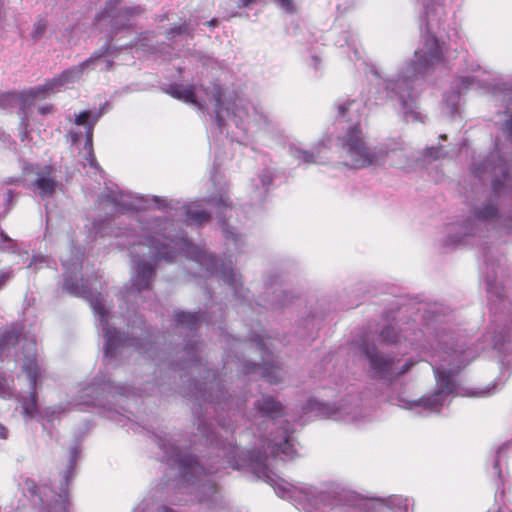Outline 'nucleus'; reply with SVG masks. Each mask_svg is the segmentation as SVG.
I'll use <instances>...</instances> for the list:
<instances>
[{"label":"nucleus","instance_id":"nucleus-51","mask_svg":"<svg viewBox=\"0 0 512 512\" xmlns=\"http://www.w3.org/2000/svg\"><path fill=\"white\" fill-rule=\"evenodd\" d=\"M213 170L214 172L211 173V179L213 182H216V164H214Z\"/></svg>","mask_w":512,"mask_h":512},{"label":"nucleus","instance_id":"nucleus-39","mask_svg":"<svg viewBox=\"0 0 512 512\" xmlns=\"http://www.w3.org/2000/svg\"><path fill=\"white\" fill-rule=\"evenodd\" d=\"M13 277V270L5 268L0 270V289Z\"/></svg>","mask_w":512,"mask_h":512},{"label":"nucleus","instance_id":"nucleus-14","mask_svg":"<svg viewBox=\"0 0 512 512\" xmlns=\"http://www.w3.org/2000/svg\"><path fill=\"white\" fill-rule=\"evenodd\" d=\"M264 335L252 331L249 340L254 344L256 350L261 355L262 364L243 361L239 367L244 375L252 379L263 378L270 384H278L284 378V371L279 366L278 361L274 358L264 341Z\"/></svg>","mask_w":512,"mask_h":512},{"label":"nucleus","instance_id":"nucleus-30","mask_svg":"<svg viewBox=\"0 0 512 512\" xmlns=\"http://www.w3.org/2000/svg\"><path fill=\"white\" fill-rule=\"evenodd\" d=\"M176 36H181L185 39L192 38V29L189 24L183 23L167 31V38L169 40L174 39Z\"/></svg>","mask_w":512,"mask_h":512},{"label":"nucleus","instance_id":"nucleus-40","mask_svg":"<svg viewBox=\"0 0 512 512\" xmlns=\"http://www.w3.org/2000/svg\"><path fill=\"white\" fill-rule=\"evenodd\" d=\"M275 2L287 13H294L293 0H275Z\"/></svg>","mask_w":512,"mask_h":512},{"label":"nucleus","instance_id":"nucleus-32","mask_svg":"<svg viewBox=\"0 0 512 512\" xmlns=\"http://www.w3.org/2000/svg\"><path fill=\"white\" fill-rule=\"evenodd\" d=\"M0 250L15 253L17 251L16 242L11 239L3 230L0 231Z\"/></svg>","mask_w":512,"mask_h":512},{"label":"nucleus","instance_id":"nucleus-27","mask_svg":"<svg viewBox=\"0 0 512 512\" xmlns=\"http://www.w3.org/2000/svg\"><path fill=\"white\" fill-rule=\"evenodd\" d=\"M373 502L386 506L394 512H407L408 499L399 495H392L388 498H373Z\"/></svg>","mask_w":512,"mask_h":512},{"label":"nucleus","instance_id":"nucleus-25","mask_svg":"<svg viewBox=\"0 0 512 512\" xmlns=\"http://www.w3.org/2000/svg\"><path fill=\"white\" fill-rule=\"evenodd\" d=\"M273 181V174L270 169H264L256 178L252 179L253 200L262 203L269 191Z\"/></svg>","mask_w":512,"mask_h":512},{"label":"nucleus","instance_id":"nucleus-10","mask_svg":"<svg viewBox=\"0 0 512 512\" xmlns=\"http://www.w3.org/2000/svg\"><path fill=\"white\" fill-rule=\"evenodd\" d=\"M337 121L348 122L345 134L338 137L343 150L346 153L345 165L352 168H363L370 165L384 163L386 159L391 165L399 168L411 166V162L405 152L404 143L400 140H389L381 147H369L364 139L360 122L359 111L362 102L355 99H342L336 104Z\"/></svg>","mask_w":512,"mask_h":512},{"label":"nucleus","instance_id":"nucleus-5","mask_svg":"<svg viewBox=\"0 0 512 512\" xmlns=\"http://www.w3.org/2000/svg\"><path fill=\"white\" fill-rule=\"evenodd\" d=\"M471 175L481 184L491 181V190L471 204L469 214L445 227L443 246L485 245L490 232L512 235V159L496 150L487 156L473 157Z\"/></svg>","mask_w":512,"mask_h":512},{"label":"nucleus","instance_id":"nucleus-4","mask_svg":"<svg viewBox=\"0 0 512 512\" xmlns=\"http://www.w3.org/2000/svg\"><path fill=\"white\" fill-rule=\"evenodd\" d=\"M198 431L206 442L217 449V457H222L233 469L249 468L257 478L267 482L280 498L291 501L295 507L305 512H326L330 500V491L327 484L319 486L301 483L294 485L279 477L266 464L268 452L273 458L281 460L292 459L296 450L292 434L294 429L289 423L280 427L277 433L266 436L262 428H257L258 447L249 450L240 449L231 441L219 438L211 424L205 419L198 418Z\"/></svg>","mask_w":512,"mask_h":512},{"label":"nucleus","instance_id":"nucleus-56","mask_svg":"<svg viewBox=\"0 0 512 512\" xmlns=\"http://www.w3.org/2000/svg\"><path fill=\"white\" fill-rule=\"evenodd\" d=\"M371 99L370 98H367L364 103L366 104L368 101H370Z\"/></svg>","mask_w":512,"mask_h":512},{"label":"nucleus","instance_id":"nucleus-29","mask_svg":"<svg viewBox=\"0 0 512 512\" xmlns=\"http://www.w3.org/2000/svg\"><path fill=\"white\" fill-rule=\"evenodd\" d=\"M16 195L13 190L7 189L3 194V203L0 205V220L4 219L15 204Z\"/></svg>","mask_w":512,"mask_h":512},{"label":"nucleus","instance_id":"nucleus-18","mask_svg":"<svg viewBox=\"0 0 512 512\" xmlns=\"http://www.w3.org/2000/svg\"><path fill=\"white\" fill-rule=\"evenodd\" d=\"M25 173H32L35 176L29 188L41 199L53 197L61 186L57 170L52 165H31L29 168H25Z\"/></svg>","mask_w":512,"mask_h":512},{"label":"nucleus","instance_id":"nucleus-34","mask_svg":"<svg viewBox=\"0 0 512 512\" xmlns=\"http://www.w3.org/2000/svg\"><path fill=\"white\" fill-rule=\"evenodd\" d=\"M110 228V222L107 221V220H95L93 222V227H92V230H93V233H94V236L95 237H104L106 236L108 233H107V229Z\"/></svg>","mask_w":512,"mask_h":512},{"label":"nucleus","instance_id":"nucleus-53","mask_svg":"<svg viewBox=\"0 0 512 512\" xmlns=\"http://www.w3.org/2000/svg\"><path fill=\"white\" fill-rule=\"evenodd\" d=\"M77 140H78V135H77V134H73V135H72V141H73V143H75Z\"/></svg>","mask_w":512,"mask_h":512},{"label":"nucleus","instance_id":"nucleus-23","mask_svg":"<svg viewBox=\"0 0 512 512\" xmlns=\"http://www.w3.org/2000/svg\"><path fill=\"white\" fill-rule=\"evenodd\" d=\"M255 409L259 414V417L264 418L261 424L265 427H276V418L280 417L284 413V406L280 401L271 395L263 394L259 399L255 401Z\"/></svg>","mask_w":512,"mask_h":512},{"label":"nucleus","instance_id":"nucleus-42","mask_svg":"<svg viewBox=\"0 0 512 512\" xmlns=\"http://www.w3.org/2000/svg\"><path fill=\"white\" fill-rule=\"evenodd\" d=\"M51 110H52V106L51 105L41 106L38 109L39 113L42 114V115L50 113Z\"/></svg>","mask_w":512,"mask_h":512},{"label":"nucleus","instance_id":"nucleus-28","mask_svg":"<svg viewBox=\"0 0 512 512\" xmlns=\"http://www.w3.org/2000/svg\"><path fill=\"white\" fill-rule=\"evenodd\" d=\"M337 44L340 47H344L346 45L347 48L352 51L353 55H350V54L348 55V57L351 61L362 59L361 51H360V49L358 47V43H357V38H356L355 34H353L352 32H350V31L343 32L341 34L340 39L337 41Z\"/></svg>","mask_w":512,"mask_h":512},{"label":"nucleus","instance_id":"nucleus-9","mask_svg":"<svg viewBox=\"0 0 512 512\" xmlns=\"http://www.w3.org/2000/svg\"><path fill=\"white\" fill-rule=\"evenodd\" d=\"M70 259L62 258L64 268L63 290L73 296L86 299L97 317V327L104 339V357L109 360L122 358L130 348L142 346V341L150 339L151 334L146 328L142 318H137L131 324V336L124 337L111 323L114 315L111 314L105 297L98 289L102 286L95 279H84L81 274L83 253L79 248H73Z\"/></svg>","mask_w":512,"mask_h":512},{"label":"nucleus","instance_id":"nucleus-15","mask_svg":"<svg viewBox=\"0 0 512 512\" xmlns=\"http://www.w3.org/2000/svg\"><path fill=\"white\" fill-rule=\"evenodd\" d=\"M360 350L369 362L372 376L385 383H391L397 377L405 374L416 363L412 359L401 363L399 359L379 352L374 344L366 342L360 345Z\"/></svg>","mask_w":512,"mask_h":512},{"label":"nucleus","instance_id":"nucleus-17","mask_svg":"<svg viewBox=\"0 0 512 512\" xmlns=\"http://www.w3.org/2000/svg\"><path fill=\"white\" fill-rule=\"evenodd\" d=\"M308 409L315 411L318 416L343 421L346 423L360 424L363 422V409L358 403L344 401L340 405H331L316 400L308 402Z\"/></svg>","mask_w":512,"mask_h":512},{"label":"nucleus","instance_id":"nucleus-3","mask_svg":"<svg viewBox=\"0 0 512 512\" xmlns=\"http://www.w3.org/2000/svg\"><path fill=\"white\" fill-rule=\"evenodd\" d=\"M421 319L419 330L414 328V319L400 330L401 336L389 325L381 330L380 338L384 343L400 345L403 338L412 350L418 352L421 360L431 361L436 378L434 392L414 400L404 396L396 398L399 407L426 416L439 413L450 395L459 394L454 376L474 358L475 353L465 347L466 341L450 328L448 316L438 306L425 309Z\"/></svg>","mask_w":512,"mask_h":512},{"label":"nucleus","instance_id":"nucleus-31","mask_svg":"<svg viewBox=\"0 0 512 512\" xmlns=\"http://www.w3.org/2000/svg\"><path fill=\"white\" fill-rule=\"evenodd\" d=\"M47 25V21L43 18H40L37 21H35L31 31V38L35 42L40 40L44 36L47 30Z\"/></svg>","mask_w":512,"mask_h":512},{"label":"nucleus","instance_id":"nucleus-24","mask_svg":"<svg viewBox=\"0 0 512 512\" xmlns=\"http://www.w3.org/2000/svg\"><path fill=\"white\" fill-rule=\"evenodd\" d=\"M496 268L498 267L494 261L485 256V266L481 267V271L485 273L486 290L490 297L502 300L505 297V293L502 285L497 282Z\"/></svg>","mask_w":512,"mask_h":512},{"label":"nucleus","instance_id":"nucleus-54","mask_svg":"<svg viewBox=\"0 0 512 512\" xmlns=\"http://www.w3.org/2000/svg\"><path fill=\"white\" fill-rule=\"evenodd\" d=\"M215 23H216V20H211V21L209 22V25L214 26V25H215Z\"/></svg>","mask_w":512,"mask_h":512},{"label":"nucleus","instance_id":"nucleus-21","mask_svg":"<svg viewBox=\"0 0 512 512\" xmlns=\"http://www.w3.org/2000/svg\"><path fill=\"white\" fill-rule=\"evenodd\" d=\"M327 145L325 141L319 142L311 150H307L300 142H290L287 146L288 153L291 157L304 164H324Z\"/></svg>","mask_w":512,"mask_h":512},{"label":"nucleus","instance_id":"nucleus-48","mask_svg":"<svg viewBox=\"0 0 512 512\" xmlns=\"http://www.w3.org/2000/svg\"><path fill=\"white\" fill-rule=\"evenodd\" d=\"M494 347L498 348V349H501V339L495 338V340H494Z\"/></svg>","mask_w":512,"mask_h":512},{"label":"nucleus","instance_id":"nucleus-52","mask_svg":"<svg viewBox=\"0 0 512 512\" xmlns=\"http://www.w3.org/2000/svg\"><path fill=\"white\" fill-rule=\"evenodd\" d=\"M120 408H121L125 413L132 414V412H131L129 409L125 408L122 404L120 405Z\"/></svg>","mask_w":512,"mask_h":512},{"label":"nucleus","instance_id":"nucleus-36","mask_svg":"<svg viewBox=\"0 0 512 512\" xmlns=\"http://www.w3.org/2000/svg\"><path fill=\"white\" fill-rule=\"evenodd\" d=\"M28 125H29V123H28L27 114L24 111V115L21 118V122H20V132H19L20 139L23 142L27 141L29 139Z\"/></svg>","mask_w":512,"mask_h":512},{"label":"nucleus","instance_id":"nucleus-26","mask_svg":"<svg viewBox=\"0 0 512 512\" xmlns=\"http://www.w3.org/2000/svg\"><path fill=\"white\" fill-rule=\"evenodd\" d=\"M154 32H144L139 34L129 43L120 44L119 48H135L136 51L143 53H156L158 48L154 45Z\"/></svg>","mask_w":512,"mask_h":512},{"label":"nucleus","instance_id":"nucleus-12","mask_svg":"<svg viewBox=\"0 0 512 512\" xmlns=\"http://www.w3.org/2000/svg\"><path fill=\"white\" fill-rule=\"evenodd\" d=\"M154 440L162 451L161 461L178 468L186 492L199 502L216 503L219 497L216 483L219 468L211 464L205 469L198 459L182 449L179 439L163 431L155 433Z\"/></svg>","mask_w":512,"mask_h":512},{"label":"nucleus","instance_id":"nucleus-1","mask_svg":"<svg viewBox=\"0 0 512 512\" xmlns=\"http://www.w3.org/2000/svg\"><path fill=\"white\" fill-rule=\"evenodd\" d=\"M201 321H206L208 325H215L211 318L205 317L202 312L191 313L178 311L175 313L176 331L179 333L186 332L184 342L185 345L181 350L172 347L158 349L156 342L151 338L142 341V346L134 348L141 350L140 353L145 354L154 361V365L159 373L165 372L153 381L136 379V384L144 387H134L130 389L124 385H115L110 378L104 375L97 376L91 383L81 385L78 395L73 401V406H98L107 409L109 418L121 422L117 419V415L124 416L120 411L114 409L122 399H128L130 395L154 394L156 391L163 392L166 384L165 378H175L172 374L179 373V378L183 383L187 382V389L182 391L184 396H191L201 408L203 404H212L215 413H217L218 426L225 432H228L232 426L231 421L228 422L221 418L220 411L233 410L240 411L245 400L232 397L224 384L217 378L216 373L212 371L207 363H204L200 356V343L194 339V332L200 326Z\"/></svg>","mask_w":512,"mask_h":512},{"label":"nucleus","instance_id":"nucleus-33","mask_svg":"<svg viewBox=\"0 0 512 512\" xmlns=\"http://www.w3.org/2000/svg\"><path fill=\"white\" fill-rule=\"evenodd\" d=\"M423 156V162H429L431 160H438L442 156H444L443 147H428L425 149V151L422 153Z\"/></svg>","mask_w":512,"mask_h":512},{"label":"nucleus","instance_id":"nucleus-20","mask_svg":"<svg viewBox=\"0 0 512 512\" xmlns=\"http://www.w3.org/2000/svg\"><path fill=\"white\" fill-rule=\"evenodd\" d=\"M103 114L104 107L95 111L84 110L75 116V124L78 126H84L86 130V140L83 149L87 153V162L91 167L95 169H98L99 166L93 151V130L96 123L99 121Z\"/></svg>","mask_w":512,"mask_h":512},{"label":"nucleus","instance_id":"nucleus-45","mask_svg":"<svg viewBox=\"0 0 512 512\" xmlns=\"http://www.w3.org/2000/svg\"><path fill=\"white\" fill-rule=\"evenodd\" d=\"M491 389L492 388H490V387H486L485 389L477 392L476 395H478V396H488V395L491 394Z\"/></svg>","mask_w":512,"mask_h":512},{"label":"nucleus","instance_id":"nucleus-13","mask_svg":"<svg viewBox=\"0 0 512 512\" xmlns=\"http://www.w3.org/2000/svg\"><path fill=\"white\" fill-rule=\"evenodd\" d=\"M99 204L111 213H125L156 207L159 210L181 211L187 225L201 226L210 220V213L202 208L201 201L182 203L179 200H168L159 196L134 195L121 191L118 186L106 187Z\"/></svg>","mask_w":512,"mask_h":512},{"label":"nucleus","instance_id":"nucleus-7","mask_svg":"<svg viewBox=\"0 0 512 512\" xmlns=\"http://www.w3.org/2000/svg\"><path fill=\"white\" fill-rule=\"evenodd\" d=\"M166 94L193 105L201 112L214 113L216 129L240 144H247L261 131H269L272 121L262 107L219 84L208 87L173 83L163 87Z\"/></svg>","mask_w":512,"mask_h":512},{"label":"nucleus","instance_id":"nucleus-47","mask_svg":"<svg viewBox=\"0 0 512 512\" xmlns=\"http://www.w3.org/2000/svg\"><path fill=\"white\" fill-rule=\"evenodd\" d=\"M102 63H103V67H101V69H105V70L110 69V67L113 64V62L111 60H107V59H105Z\"/></svg>","mask_w":512,"mask_h":512},{"label":"nucleus","instance_id":"nucleus-11","mask_svg":"<svg viewBox=\"0 0 512 512\" xmlns=\"http://www.w3.org/2000/svg\"><path fill=\"white\" fill-rule=\"evenodd\" d=\"M143 12L144 9L139 5L116 7L109 3L105 10L96 18V22L99 26H101L102 23H108L110 25L107 42L82 63L64 70L59 76L47 80L42 85L24 91L21 95L23 104L33 102L37 99H44L78 82L85 69L90 66H97L103 57L111 54L112 50L117 48L112 45L116 36L122 31H128L133 28L136 25L137 18L140 17Z\"/></svg>","mask_w":512,"mask_h":512},{"label":"nucleus","instance_id":"nucleus-16","mask_svg":"<svg viewBox=\"0 0 512 512\" xmlns=\"http://www.w3.org/2000/svg\"><path fill=\"white\" fill-rule=\"evenodd\" d=\"M207 202L217 209V217L226 243L232 244L237 252H243L245 238L236 227L230 224V219L237 214L238 209L231 206L227 191L222 187L219 188L216 194L207 199Z\"/></svg>","mask_w":512,"mask_h":512},{"label":"nucleus","instance_id":"nucleus-46","mask_svg":"<svg viewBox=\"0 0 512 512\" xmlns=\"http://www.w3.org/2000/svg\"><path fill=\"white\" fill-rule=\"evenodd\" d=\"M5 184H16L18 185L20 183V179L19 178H7L5 181H4Z\"/></svg>","mask_w":512,"mask_h":512},{"label":"nucleus","instance_id":"nucleus-22","mask_svg":"<svg viewBox=\"0 0 512 512\" xmlns=\"http://www.w3.org/2000/svg\"><path fill=\"white\" fill-rule=\"evenodd\" d=\"M80 454V448L77 445H74L69 450V462L66 470L63 473V481L60 486V492L57 495L58 499L55 500L53 507H51L48 512H68V484L69 481L73 478V470L76 465L77 459Z\"/></svg>","mask_w":512,"mask_h":512},{"label":"nucleus","instance_id":"nucleus-55","mask_svg":"<svg viewBox=\"0 0 512 512\" xmlns=\"http://www.w3.org/2000/svg\"><path fill=\"white\" fill-rule=\"evenodd\" d=\"M440 138H441L442 140H446V138H447V137H446V135H445V134H443V135H440Z\"/></svg>","mask_w":512,"mask_h":512},{"label":"nucleus","instance_id":"nucleus-37","mask_svg":"<svg viewBox=\"0 0 512 512\" xmlns=\"http://www.w3.org/2000/svg\"><path fill=\"white\" fill-rule=\"evenodd\" d=\"M49 259L46 256L36 255L33 256L29 267L34 268L35 270L41 268L44 264H48Z\"/></svg>","mask_w":512,"mask_h":512},{"label":"nucleus","instance_id":"nucleus-8","mask_svg":"<svg viewBox=\"0 0 512 512\" xmlns=\"http://www.w3.org/2000/svg\"><path fill=\"white\" fill-rule=\"evenodd\" d=\"M45 375L43 360L33 335L15 323L0 333V397H15L23 414L33 418L38 410L37 391Z\"/></svg>","mask_w":512,"mask_h":512},{"label":"nucleus","instance_id":"nucleus-19","mask_svg":"<svg viewBox=\"0 0 512 512\" xmlns=\"http://www.w3.org/2000/svg\"><path fill=\"white\" fill-rule=\"evenodd\" d=\"M295 298L296 295L284 287L280 276L271 275L265 280L264 292L256 305L276 310L288 306Z\"/></svg>","mask_w":512,"mask_h":512},{"label":"nucleus","instance_id":"nucleus-50","mask_svg":"<svg viewBox=\"0 0 512 512\" xmlns=\"http://www.w3.org/2000/svg\"><path fill=\"white\" fill-rule=\"evenodd\" d=\"M312 61H313V63H314V68L316 69V68H317L318 63L320 62V59H319L318 57H316V56H313V57H312Z\"/></svg>","mask_w":512,"mask_h":512},{"label":"nucleus","instance_id":"nucleus-2","mask_svg":"<svg viewBox=\"0 0 512 512\" xmlns=\"http://www.w3.org/2000/svg\"><path fill=\"white\" fill-rule=\"evenodd\" d=\"M179 224L168 218H149L138 227L118 228L114 234L118 244L127 243L132 261L131 285L123 293L127 302L137 301L138 297L146 299L150 293L159 261H174L180 254L195 262L201 269L202 277L217 276L232 290L240 303V313L254 311L248 292L244 290L241 275L232 266L222 262L203 247L194 245Z\"/></svg>","mask_w":512,"mask_h":512},{"label":"nucleus","instance_id":"nucleus-44","mask_svg":"<svg viewBox=\"0 0 512 512\" xmlns=\"http://www.w3.org/2000/svg\"><path fill=\"white\" fill-rule=\"evenodd\" d=\"M253 2H255V0H239L238 6H239L240 8H242V7H248V6H250Z\"/></svg>","mask_w":512,"mask_h":512},{"label":"nucleus","instance_id":"nucleus-41","mask_svg":"<svg viewBox=\"0 0 512 512\" xmlns=\"http://www.w3.org/2000/svg\"><path fill=\"white\" fill-rule=\"evenodd\" d=\"M484 250H487L485 251L483 257L485 258V256H488L489 258H491L495 265H497V267H500L501 266V262H502V257H495L493 252L490 250V249H487V247H484Z\"/></svg>","mask_w":512,"mask_h":512},{"label":"nucleus","instance_id":"nucleus-38","mask_svg":"<svg viewBox=\"0 0 512 512\" xmlns=\"http://www.w3.org/2000/svg\"><path fill=\"white\" fill-rule=\"evenodd\" d=\"M507 449V445H503L500 447L497 451L496 459L493 463V469L494 473L498 476L499 479H501V470H500V456L504 453V451Z\"/></svg>","mask_w":512,"mask_h":512},{"label":"nucleus","instance_id":"nucleus-43","mask_svg":"<svg viewBox=\"0 0 512 512\" xmlns=\"http://www.w3.org/2000/svg\"><path fill=\"white\" fill-rule=\"evenodd\" d=\"M8 437V430L5 426L0 424V438L1 439H7Z\"/></svg>","mask_w":512,"mask_h":512},{"label":"nucleus","instance_id":"nucleus-35","mask_svg":"<svg viewBox=\"0 0 512 512\" xmlns=\"http://www.w3.org/2000/svg\"><path fill=\"white\" fill-rule=\"evenodd\" d=\"M66 411V408L63 405L48 407L45 409V416L49 421H53L55 418L59 417L62 413Z\"/></svg>","mask_w":512,"mask_h":512},{"label":"nucleus","instance_id":"nucleus-49","mask_svg":"<svg viewBox=\"0 0 512 512\" xmlns=\"http://www.w3.org/2000/svg\"><path fill=\"white\" fill-rule=\"evenodd\" d=\"M159 512H175L173 509L169 508V507H166V506H163Z\"/></svg>","mask_w":512,"mask_h":512},{"label":"nucleus","instance_id":"nucleus-6","mask_svg":"<svg viewBox=\"0 0 512 512\" xmlns=\"http://www.w3.org/2000/svg\"><path fill=\"white\" fill-rule=\"evenodd\" d=\"M445 17L441 0H423V16L421 30L425 25L422 47L417 49L414 59L406 62L399 71L391 76L385 74L374 64H365V73L371 75V81L376 85L377 100H396L403 113L404 120L424 122V117L418 111L417 87L419 81L435 66L444 62L445 43L434 34V29L440 26Z\"/></svg>","mask_w":512,"mask_h":512}]
</instances>
